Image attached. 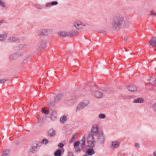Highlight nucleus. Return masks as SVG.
<instances>
[{
	"mask_svg": "<svg viewBox=\"0 0 156 156\" xmlns=\"http://www.w3.org/2000/svg\"><path fill=\"white\" fill-rule=\"evenodd\" d=\"M50 118L52 120H55L56 118L57 112L54 111H52L51 112Z\"/></svg>",
	"mask_w": 156,
	"mask_h": 156,
	"instance_id": "obj_14",
	"label": "nucleus"
},
{
	"mask_svg": "<svg viewBox=\"0 0 156 156\" xmlns=\"http://www.w3.org/2000/svg\"><path fill=\"white\" fill-rule=\"evenodd\" d=\"M155 16L156 15V12H154L153 14Z\"/></svg>",
	"mask_w": 156,
	"mask_h": 156,
	"instance_id": "obj_50",
	"label": "nucleus"
},
{
	"mask_svg": "<svg viewBox=\"0 0 156 156\" xmlns=\"http://www.w3.org/2000/svg\"><path fill=\"white\" fill-rule=\"evenodd\" d=\"M153 108L154 111L156 112V103L153 105Z\"/></svg>",
	"mask_w": 156,
	"mask_h": 156,
	"instance_id": "obj_41",
	"label": "nucleus"
},
{
	"mask_svg": "<svg viewBox=\"0 0 156 156\" xmlns=\"http://www.w3.org/2000/svg\"><path fill=\"white\" fill-rule=\"evenodd\" d=\"M63 97V95L61 94L56 95L54 97L55 102H58Z\"/></svg>",
	"mask_w": 156,
	"mask_h": 156,
	"instance_id": "obj_12",
	"label": "nucleus"
},
{
	"mask_svg": "<svg viewBox=\"0 0 156 156\" xmlns=\"http://www.w3.org/2000/svg\"><path fill=\"white\" fill-rule=\"evenodd\" d=\"M67 119L66 117V116L64 115L62 116L60 119V122L62 123H64Z\"/></svg>",
	"mask_w": 156,
	"mask_h": 156,
	"instance_id": "obj_29",
	"label": "nucleus"
},
{
	"mask_svg": "<svg viewBox=\"0 0 156 156\" xmlns=\"http://www.w3.org/2000/svg\"><path fill=\"white\" fill-rule=\"evenodd\" d=\"M77 136V133L75 134L73 136H72V137L71 138V140L70 141V143H71L73 142V140L74 139L76 138V136Z\"/></svg>",
	"mask_w": 156,
	"mask_h": 156,
	"instance_id": "obj_32",
	"label": "nucleus"
},
{
	"mask_svg": "<svg viewBox=\"0 0 156 156\" xmlns=\"http://www.w3.org/2000/svg\"><path fill=\"white\" fill-rule=\"evenodd\" d=\"M150 44L154 47H156V37H152L149 41Z\"/></svg>",
	"mask_w": 156,
	"mask_h": 156,
	"instance_id": "obj_11",
	"label": "nucleus"
},
{
	"mask_svg": "<svg viewBox=\"0 0 156 156\" xmlns=\"http://www.w3.org/2000/svg\"><path fill=\"white\" fill-rule=\"evenodd\" d=\"M76 149L75 152L76 153H77L79 151H80L81 150L80 148V147L79 146L76 147H75Z\"/></svg>",
	"mask_w": 156,
	"mask_h": 156,
	"instance_id": "obj_36",
	"label": "nucleus"
},
{
	"mask_svg": "<svg viewBox=\"0 0 156 156\" xmlns=\"http://www.w3.org/2000/svg\"><path fill=\"white\" fill-rule=\"evenodd\" d=\"M123 40H124V41H126L127 40V39H126V37H124V38H123Z\"/></svg>",
	"mask_w": 156,
	"mask_h": 156,
	"instance_id": "obj_49",
	"label": "nucleus"
},
{
	"mask_svg": "<svg viewBox=\"0 0 156 156\" xmlns=\"http://www.w3.org/2000/svg\"><path fill=\"white\" fill-rule=\"evenodd\" d=\"M42 142L44 144H46L48 143V141L47 139H44L42 140Z\"/></svg>",
	"mask_w": 156,
	"mask_h": 156,
	"instance_id": "obj_34",
	"label": "nucleus"
},
{
	"mask_svg": "<svg viewBox=\"0 0 156 156\" xmlns=\"http://www.w3.org/2000/svg\"><path fill=\"white\" fill-rule=\"evenodd\" d=\"M58 146L60 147H62L64 146V144L62 143H59L58 145Z\"/></svg>",
	"mask_w": 156,
	"mask_h": 156,
	"instance_id": "obj_40",
	"label": "nucleus"
},
{
	"mask_svg": "<svg viewBox=\"0 0 156 156\" xmlns=\"http://www.w3.org/2000/svg\"><path fill=\"white\" fill-rule=\"evenodd\" d=\"M52 32V30L50 29H44L42 30V33L45 36H48Z\"/></svg>",
	"mask_w": 156,
	"mask_h": 156,
	"instance_id": "obj_8",
	"label": "nucleus"
},
{
	"mask_svg": "<svg viewBox=\"0 0 156 156\" xmlns=\"http://www.w3.org/2000/svg\"><path fill=\"white\" fill-rule=\"evenodd\" d=\"M87 141L88 146L91 147H94L96 144V142L93 136L89 134L87 138Z\"/></svg>",
	"mask_w": 156,
	"mask_h": 156,
	"instance_id": "obj_3",
	"label": "nucleus"
},
{
	"mask_svg": "<svg viewBox=\"0 0 156 156\" xmlns=\"http://www.w3.org/2000/svg\"><path fill=\"white\" fill-rule=\"evenodd\" d=\"M16 53L17 54L18 57L19 56H22L23 55L22 53L20 52H16Z\"/></svg>",
	"mask_w": 156,
	"mask_h": 156,
	"instance_id": "obj_38",
	"label": "nucleus"
},
{
	"mask_svg": "<svg viewBox=\"0 0 156 156\" xmlns=\"http://www.w3.org/2000/svg\"><path fill=\"white\" fill-rule=\"evenodd\" d=\"M9 151L8 150H6L4 151L2 154V156H9Z\"/></svg>",
	"mask_w": 156,
	"mask_h": 156,
	"instance_id": "obj_26",
	"label": "nucleus"
},
{
	"mask_svg": "<svg viewBox=\"0 0 156 156\" xmlns=\"http://www.w3.org/2000/svg\"><path fill=\"white\" fill-rule=\"evenodd\" d=\"M18 55L16 53L13 54L10 57L11 59H16L18 58Z\"/></svg>",
	"mask_w": 156,
	"mask_h": 156,
	"instance_id": "obj_30",
	"label": "nucleus"
},
{
	"mask_svg": "<svg viewBox=\"0 0 156 156\" xmlns=\"http://www.w3.org/2000/svg\"><path fill=\"white\" fill-rule=\"evenodd\" d=\"M61 154L62 152L60 149L54 152L55 156H60L61 155Z\"/></svg>",
	"mask_w": 156,
	"mask_h": 156,
	"instance_id": "obj_27",
	"label": "nucleus"
},
{
	"mask_svg": "<svg viewBox=\"0 0 156 156\" xmlns=\"http://www.w3.org/2000/svg\"><path fill=\"white\" fill-rule=\"evenodd\" d=\"M99 32L100 33H102L105 34H106L107 33L106 31L105 30H100Z\"/></svg>",
	"mask_w": 156,
	"mask_h": 156,
	"instance_id": "obj_42",
	"label": "nucleus"
},
{
	"mask_svg": "<svg viewBox=\"0 0 156 156\" xmlns=\"http://www.w3.org/2000/svg\"><path fill=\"white\" fill-rule=\"evenodd\" d=\"M25 61H27V60H25Z\"/></svg>",
	"mask_w": 156,
	"mask_h": 156,
	"instance_id": "obj_55",
	"label": "nucleus"
},
{
	"mask_svg": "<svg viewBox=\"0 0 156 156\" xmlns=\"http://www.w3.org/2000/svg\"><path fill=\"white\" fill-rule=\"evenodd\" d=\"M89 103V101H84L77 106L76 111V112H78L80 110L83 109Z\"/></svg>",
	"mask_w": 156,
	"mask_h": 156,
	"instance_id": "obj_4",
	"label": "nucleus"
},
{
	"mask_svg": "<svg viewBox=\"0 0 156 156\" xmlns=\"http://www.w3.org/2000/svg\"><path fill=\"white\" fill-rule=\"evenodd\" d=\"M128 90L132 92H134L137 90V87L135 85H130L128 87Z\"/></svg>",
	"mask_w": 156,
	"mask_h": 156,
	"instance_id": "obj_15",
	"label": "nucleus"
},
{
	"mask_svg": "<svg viewBox=\"0 0 156 156\" xmlns=\"http://www.w3.org/2000/svg\"><path fill=\"white\" fill-rule=\"evenodd\" d=\"M48 133L50 136H54L55 134V132L53 129H50L48 132Z\"/></svg>",
	"mask_w": 156,
	"mask_h": 156,
	"instance_id": "obj_21",
	"label": "nucleus"
},
{
	"mask_svg": "<svg viewBox=\"0 0 156 156\" xmlns=\"http://www.w3.org/2000/svg\"><path fill=\"white\" fill-rule=\"evenodd\" d=\"M38 46L40 49H43L46 46V42L45 41H41L38 43Z\"/></svg>",
	"mask_w": 156,
	"mask_h": 156,
	"instance_id": "obj_10",
	"label": "nucleus"
},
{
	"mask_svg": "<svg viewBox=\"0 0 156 156\" xmlns=\"http://www.w3.org/2000/svg\"><path fill=\"white\" fill-rule=\"evenodd\" d=\"M38 147V145L36 143L33 144V146L30 148L29 150V152L34 153L36 152L37 151V148Z\"/></svg>",
	"mask_w": 156,
	"mask_h": 156,
	"instance_id": "obj_6",
	"label": "nucleus"
},
{
	"mask_svg": "<svg viewBox=\"0 0 156 156\" xmlns=\"http://www.w3.org/2000/svg\"><path fill=\"white\" fill-rule=\"evenodd\" d=\"M80 143L78 141H76L74 144V147H76L79 146Z\"/></svg>",
	"mask_w": 156,
	"mask_h": 156,
	"instance_id": "obj_35",
	"label": "nucleus"
},
{
	"mask_svg": "<svg viewBox=\"0 0 156 156\" xmlns=\"http://www.w3.org/2000/svg\"><path fill=\"white\" fill-rule=\"evenodd\" d=\"M144 101V99L142 98H137V100L134 99L133 100V102L135 103H142Z\"/></svg>",
	"mask_w": 156,
	"mask_h": 156,
	"instance_id": "obj_23",
	"label": "nucleus"
},
{
	"mask_svg": "<svg viewBox=\"0 0 156 156\" xmlns=\"http://www.w3.org/2000/svg\"><path fill=\"white\" fill-rule=\"evenodd\" d=\"M104 134L102 132H100L97 136V141L101 144L104 143L105 141Z\"/></svg>",
	"mask_w": 156,
	"mask_h": 156,
	"instance_id": "obj_5",
	"label": "nucleus"
},
{
	"mask_svg": "<svg viewBox=\"0 0 156 156\" xmlns=\"http://www.w3.org/2000/svg\"><path fill=\"white\" fill-rule=\"evenodd\" d=\"M91 133L94 136H96L98 134V126L96 125H94L92 127Z\"/></svg>",
	"mask_w": 156,
	"mask_h": 156,
	"instance_id": "obj_7",
	"label": "nucleus"
},
{
	"mask_svg": "<svg viewBox=\"0 0 156 156\" xmlns=\"http://www.w3.org/2000/svg\"><path fill=\"white\" fill-rule=\"evenodd\" d=\"M55 101H52L49 102L48 103L47 105L49 107H51L55 106Z\"/></svg>",
	"mask_w": 156,
	"mask_h": 156,
	"instance_id": "obj_28",
	"label": "nucleus"
},
{
	"mask_svg": "<svg viewBox=\"0 0 156 156\" xmlns=\"http://www.w3.org/2000/svg\"><path fill=\"white\" fill-rule=\"evenodd\" d=\"M98 117L100 119H103L105 118L106 115L104 114H100L98 115Z\"/></svg>",
	"mask_w": 156,
	"mask_h": 156,
	"instance_id": "obj_31",
	"label": "nucleus"
},
{
	"mask_svg": "<svg viewBox=\"0 0 156 156\" xmlns=\"http://www.w3.org/2000/svg\"><path fill=\"white\" fill-rule=\"evenodd\" d=\"M23 48H26V46H27L26 45H23Z\"/></svg>",
	"mask_w": 156,
	"mask_h": 156,
	"instance_id": "obj_51",
	"label": "nucleus"
},
{
	"mask_svg": "<svg viewBox=\"0 0 156 156\" xmlns=\"http://www.w3.org/2000/svg\"><path fill=\"white\" fill-rule=\"evenodd\" d=\"M42 112L46 114H48L49 113L48 110H45L44 108H42Z\"/></svg>",
	"mask_w": 156,
	"mask_h": 156,
	"instance_id": "obj_33",
	"label": "nucleus"
},
{
	"mask_svg": "<svg viewBox=\"0 0 156 156\" xmlns=\"http://www.w3.org/2000/svg\"><path fill=\"white\" fill-rule=\"evenodd\" d=\"M37 8L38 9H41V8H40V6H39V7H37Z\"/></svg>",
	"mask_w": 156,
	"mask_h": 156,
	"instance_id": "obj_52",
	"label": "nucleus"
},
{
	"mask_svg": "<svg viewBox=\"0 0 156 156\" xmlns=\"http://www.w3.org/2000/svg\"><path fill=\"white\" fill-rule=\"evenodd\" d=\"M119 145V142L114 141H113L112 144V146L114 148L117 147Z\"/></svg>",
	"mask_w": 156,
	"mask_h": 156,
	"instance_id": "obj_25",
	"label": "nucleus"
},
{
	"mask_svg": "<svg viewBox=\"0 0 156 156\" xmlns=\"http://www.w3.org/2000/svg\"><path fill=\"white\" fill-rule=\"evenodd\" d=\"M78 32L75 30H73L70 31L68 34V35L71 36H75L78 35Z\"/></svg>",
	"mask_w": 156,
	"mask_h": 156,
	"instance_id": "obj_20",
	"label": "nucleus"
},
{
	"mask_svg": "<svg viewBox=\"0 0 156 156\" xmlns=\"http://www.w3.org/2000/svg\"><path fill=\"white\" fill-rule=\"evenodd\" d=\"M79 98V96L73 94L71 96L70 98L65 100V103L69 105H72L76 102Z\"/></svg>",
	"mask_w": 156,
	"mask_h": 156,
	"instance_id": "obj_2",
	"label": "nucleus"
},
{
	"mask_svg": "<svg viewBox=\"0 0 156 156\" xmlns=\"http://www.w3.org/2000/svg\"><path fill=\"white\" fill-rule=\"evenodd\" d=\"M51 5V3L49 2L47 3L45 5V6L46 7H49L50 5Z\"/></svg>",
	"mask_w": 156,
	"mask_h": 156,
	"instance_id": "obj_44",
	"label": "nucleus"
},
{
	"mask_svg": "<svg viewBox=\"0 0 156 156\" xmlns=\"http://www.w3.org/2000/svg\"><path fill=\"white\" fill-rule=\"evenodd\" d=\"M94 95L96 97L98 98H102L103 96L102 93L98 91L95 92Z\"/></svg>",
	"mask_w": 156,
	"mask_h": 156,
	"instance_id": "obj_17",
	"label": "nucleus"
},
{
	"mask_svg": "<svg viewBox=\"0 0 156 156\" xmlns=\"http://www.w3.org/2000/svg\"><path fill=\"white\" fill-rule=\"evenodd\" d=\"M86 152L87 154L89 155H92L94 153V149L92 148L87 149Z\"/></svg>",
	"mask_w": 156,
	"mask_h": 156,
	"instance_id": "obj_19",
	"label": "nucleus"
},
{
	"mask_svg": "<svg viewBox=\"0 0 156 156\" xmlns=\"http://www.w3.org/2000/svg\"><path fill=\"white\" fill-rule=\"evenodd\" d=\"M153 78H154V77H152H152H151V79L152 80V79Z\"/></svg>",
	"mask_w": 156,
	"mask_h": 156,
	"instance_id": "obj_54",
	"label": "nucleus"
},
{
	"mask_svg": "<svg viewBox=\"0 0 156 156\" xmlns=\"http://www.w3.org/2000/svg\"><path fill=\"white\" fill-rule=\"evenodd\" d=\"M130 24L131 23L130 21L127 20H126L124 22L123 27L124 28H127Z\"/></svg>",
	"mask_w": 156,
	"mask_h": 156,
	"instance_id": "obj_16",
	"label": "nucleus"
},
{
	"mask_svg": "<svg viewBox=\"0 0 156 156\" xmlns=\"http://www.w3.org/2000/svg\"><path fill=\"white\" fill-rule=\"evenodd\" d=\"M154 156H156V151H155L154 152Z\"/></svg>",
	"mask_w": 156,
	"mask_h": 156,
	"instance_id": "obj_48",
	"label": "nucleus"
},
{
	"mask_svg": "<svg viewBox=\"0 0 156 156\" xmlns=\"http://www.w3.org/2000/svg\"><path fill=\"white\" fill-rule=\"evenodd\" d=\"M7 37V35L6 34L0 35V41H5Z\"/></svg>",
	"mask_w": 156,
	"mask_h": 156,
	"instance_id": "obj_24",
	"label": "nucleus"
},
{
	"mask_svg": "<svg viewBox=\"0 0 156 156\" xmlns=\"http://www.w3.org/2000/svg\"><path fill=\"white\" fill-rule=\"evenodd\" d=\"M74 25L75 27L78 29H81L84 27L83 23L80 22L76 23Z\"/></svg>",
	"mask_w": 156,
	"mask_h": 156,
	"instance_id": "obj_9",
	"label": "nucleus"
},
{
	"mask_svg": "<svg viewBox=\"0 0 156 156\" xmlns=\"http://www.w3.org/2000/svg\"><path fill=\"white\" fill-rule=\"evenodd\" d=\"M154 14V11H151V12L150 14L151 15H152Z\"/></svg>",
	"mask_w": 156,
	"mask_h": 156,
	"instance_id": "obj_47",
	"label": "nucleus"
},
{
	"mask_svg": "<svg viewBox=\"0 0 156 156\" xmlns=\"http://www.w3.org/2000/svg\"><path fill=\"white\" fill-rule=\"evenodd\" d=\"M86 141V138L85 137H83L82 139L80 141L79 143L81 146L82 148H83L85 145V142Z\"/></svg>",
	"mask_w": 156,
	"mask_h": 156,
	"instance_id": "obj_18",
	"label": "nucleus"
},
{
	"mask_svg": "<svg viewBox=\"0 0 156 156\" xmlns=\"http://www.w3.org/2000/svg\"><path fill=\"white\" fill-rule=\"evenodd\" d=\"M124 20V18L120 16H116L113 17L112 23V30L116 31L119 30L122 27Z\"/></svg>",
	"mask_w": 156,
	"mask_h": 156,
	"instance_id": "obj_1",
	"label": "nucleus"
},
{
	"mask_svg": "<svg viewBox=\"0 0 156 156\" xmlns=\"http://www.w3.org/2000/svg\"><path fill=\"white\" fill-rule=\"evenodd\" d=\"M67 35V32H61L58 33V36L60 37H66Z\"/></svg>",
	"mask_w": 156,
	"mask_h": 156,
	"instance_id": "obj_22",
	"label": "nucleus"
},
{
	"mask_svg": "<svg viewBox=\"0 0 156 156\" xmlns=\"http://www.w3.org/2000/svg\"><path fill=\"white\" fill-rule=\"evenodd\" d=\"M68 156H73V154L72 152H69L68 153Z\"/></svg>",
	"mask_w": 156,
	"mask_h": 156,
	"instance_id": "obj_43",
	"label": "nucleus"
},
{
	"mask_svg": "<svg viewBox=\"0 0 156 156\" xmlns=\"http://www.w3.org/2000/svg\"><path fill=\"white\" fill-rule=\"evenodd\" d=\"M58 2L57 1H54L52 2L51 3V4L52 5H55L58 4Z\"/></svg>",
	"mask_w": 156,
	"mask_h": 156,
	"instance_id": "obj_37",
	"label": "nucleus"
},
{
	"mask_svg": "<svg viewBox=\"0 0 156 156\" xmlns=\"http://www.w3.org/2000/svg\"><path fill=\"white\" fill-rule=\"evenodd\" d=\"M6 81V80L5 79L0 80V83H3Z\"/></svg>",
	"mask_w": 156,
	"mask_h": 156,
	"instance_id": "obj_46",
	"label": "nucleus"
},
{
	"mask_svg": "<svg viewBox=\"0 0 156 156\" xmlns=\"http://www.w3.org/2000/svg\"><path fill=\"white\" fill-rule=\"evenodd\" d=\"M135 146L136 147L138 148H139L140 147L139 144L137 143H136L135 144Z\"/></svg>",
	"mask_w": 156,
	"mask_h": 156,
	"instance_id": "obj_45",
	"label": "nucleus"
},
{
	"mask_svg": "<svg viewBox=\"0 0 156 156\" xmlns=\"http://www.w3.org/2000/svg\"><path fill=\"white\" fill-rule=\"evenodd\" d=\"M0 5H2L3 7H4L5 6V4L4 2L0 0Z\"/></svg>",
	"mask_w": 156,
	"mask_h": 156,
	"instance_id": "obj_39",
	"label": "nucleus"
},
{
	"mask_svg": "<svg viewBox=\"0 0 156 156\" xmlns=\"http://www.w3.org/2000/svg\"><path fill=\"white\" fill-rule=\"evenodd\" d=\"M8 41L9 42H16L19 43L20 42V40L17 38L13 37H11L8 39Z\"/></svg>",
	"mask_w": 156,
	"mask_h": 156,
	"instance_id": "obj_13",
	"label": "nucleus"
},
{
	"mask_svg": "<svg viewBox=\"0 0 156 156\" xmlns=\"http://www.w3.org/2000/svg\"><path fill=\"white\" fill-rule=\"evenodd\" d=\"M83 156H87V154H84L83 155Z\"/></svg>",
	"mask_w": 156,
	"mask_h": 156,
	"instance_id": "obj_53",
	"label": "nucleus"
}]
</instances>
